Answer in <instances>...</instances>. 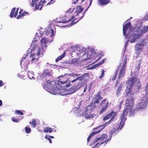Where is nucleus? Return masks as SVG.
<instances>
[{"label": "nucleus", "instance_id": "nucleus-1", "mask_svg": "<svg viewBox=\"0 0 148 148\" xmlns=\"http://www.w3.org/2000/svg\"><path fill=\"white\" fill-rule=\"evenodd\" d=\"M134 30L136 31L137 34H131L130 35L128 38L131 43L135 42L136 40L138 39L141 35L145 34L148 31V25L143 27L140 25L137 28H134Z\"/></svg>", "mask_w": 148, "mask_h": 148}, {"label": "nucleus", "instance_id": "nucleus-2", "mask_svg": "<svg viewBox=\"0 0 148 148\" xmlns=\"http://www.w3.org/2000/svg\"><path fill=\"white\" fill-rule=\"evenodd\" d=\"M126 110H123L122 113L121 114L120 118V121L119 124H116L113 126V128L112 129L110 132V134H111L110 140L111 139V137L112 135L114 136L116 135L118 132L124 126L125 122L126 121V118L125 117Z\"/></svg>", "mask_w": 148, "mask_h": 148}, {"label": "nucleus", "instance_id": "nucleus-3", "mask_svg": "<svg viewBox=\"0 0 148 148\" xmlns=\"http://www.w3.org/2000/svg\"><path fill=\"white\" fill-rule=\"evenodd\" d=\"M88 73H85L81 76H79V78L78 79V82H75L74 83H71V85H73L72 87L69 89V90L72 93L75 92L77 90L79 89L82 87L84 83L82 81L84 80V79L88 76Z\"/></svg>", "mask_w": 148, "mask_h": 148}, {"label": "nucleus", "instance_id": "nucleus-4", "mask_svg": "<svg viewBox=\"0 0 148 148\" xmlns=\"http://www.w3.org/2000/svg\"><path fill=\"white\" fill-rule=\"evenodd\" d=\"M58 84L61 85V86L69 87L71 85V83H73L78 80L79 77H77L75 79L71 81L69 78H67L65 75L60 76L58 77Z\"/></svg>", "mask_w": 148, "mask_h": 148}, {"label": "nucleus", "instance_id": "nucleus-5", "mask_svg": "<svg viewBox=\"0 0 148 148\" xmlns=\"http://www.w3.org/2000/svg\"><path fill=\"white\" fill-rule=\"evenodd\" d=\"M128 91H126L125 97H127L126 103L127 104V108L125 110H126L125 115H126L128 111V110H130V111H131L133 109V107L131 106H130V102L132 104L133 102L134 95L133 92L132 90V89L128 88Z\"/></svg>", "mask_w": 148, "mask_h": 148}, {"label": "nucleus", "instance_id": "nucleus-6", "mask_svg": "<svg viewBox=\"0 0 148 148\" xmlns=\"http://www.w3.org/2000/svg\"><path fill=\"white\" fill-rule=\"evenodd\" d=\"M107 138L108 136L106 134L102 135L100 137L96 138L94 140L93 143H96L99 141H100V142L97 143L95 145V146L97 147L98 145L99 146L102 144H104V145H106L109 140V138Z\"/></svg>", "mask_w": 148, "mask_h": 148}, {"label": "nucleus", "instance_id": "nucleus-7", "mask_svg": "<svg viewBox=\"0 0 148 148\" xmlns=\"http://www.w3.org/2000/svg\"><path fill=\"white\" fill-rule=\"evenodd\" d=\"M122 63H120V66L122 64V66L119 71L118 75V79L123 77L124 75L125 71V68L126 67V64L127 63V58L125 57V59L123 61H122Z\"/></svg>", "mask_w": 148, "mask_h": 148}, {"label": "nucleus", "instance_id": "nucleus-8", "mask_svg": "<svg viewBox=\"0 0 148 148\" xmlns=\"http://www.w3.org/2000/svg\"><path fill=\"white\" fill-rule=\"evenodd\" d=\"M49 80H47V81L48 82L47 84H46V87L47 89L49 90L52 92V93L54 95H55L57 93L56 92V86L55 85V82L53 81L49 82Z\"/></svg>", "mask_w": 148, "mask_h": 148}, {"label": "nucleus", "instance_id": "nucleus-9", "mask_svg": "<svg viewBox=\"0 0 148 148\" xmlns=\"http://www.w3.org/2000/svg\"><path fill=\"white\" fill-rule=\"evenodd\" d=\"M109 104V101L107 99H105L103 100L100 103V106L102 108L100 110V113L105 112L107 110Z\"/></svg>", "mask_w": 148, "mask_h": 148}, {"label": "nucleus", "instance_id": "nucleus-10", "mask_svg": "<svg viewBox=\"0 0 148 148\" xmlns=\"http://www.w3.org/2000/svg\"><path fill=\"white\" fill-rule=\"evenodd\" d=\"M88 8L84 12H82L84 10L83 8L81 6L79 5L77 8V10L75 12V16L76 17L77 16L79 17V19H81L84 16V14Z\"/></svg>", "mask_w": 148, "mask_h": 148}, {"label": "nucleus", "instance_id": "nucleus-11", "mask_svg": "<svg viewBox=\"0 0 148 148\" xmlns=\"http://www.w3.org/2000/svg\"><path fill=\"white\" fill-rule=\"evenodd\" d=\"M148 103V100L146 101L143 100L138 103L136 106V108L138 110H140L143 109L144 108H146Z\"/></svg>", "mask_w": 148, "mask_h": 148}, {"label": "nucleus", "instance_id": "nucleus-12", "mask_svg": "<svg viewBox=\"0 0 148 148\" xmlns=\"http://www.w3.org/2000/svg\"><path fill=\"white\" fill-rule=\"evenodd\" d=\"M136 78L135 77H130L127 80L128 86H129L128 88L132 89L136 81Z\"/></svg>", "mask_w": 148, "mask_h": 148}, {"label": "nucleus", "instance_id": "nucleus-13", "mask_svg": "<svg viewBox=\"0 0 148 148\" xmlns=\"http://www.w3.org/2000/svg\"><path fill=\"white\" fill-rule=\"evenodd\" d=\"M96 103L91 101L89 105L86 108V112L88 111L92 112L95 109L96 105Z\"/></svg>", "mask_w": 148, "mask_h": 148}, {"label": "nucleus", "instance_id": "nucleus-14", "mask_svg": "<svg viewBox=\"0 0 148 148\" xmlns=\"http://www.w3.org/2000/svg\"><path fill=\"white\" fill-rule=\"evenodd\" d=\"M144 46V44L141 42L138 44H136L135 46L136 53L137 55H139L141 51L142 47Z\"/></svg>", "mask_w": 148, "mask_h": 148}, {"label": "nucleus", "instance_id": "nucleus-15", "mask_svg": "<svg viewBox=\"0 0 148 148\" xmlns=\"http://www.w3.org/2000/svg\"><path fill=\"white\" fill-rule=\"evenodd\" d=\"M132 25L131 23L128 22L126 24H124L123 25V32L124 35L127 36L126 30L128 29H130L131 28Z\"/></svg>", "mask_w": 148, "mask_h": 148}, {"label": "nucleus", "instance_id": "nucleus-16", "mask_svg": "<svg viewBox=\"0 0 148 148\" xmlns=\"http://www.w3.org/2000/svg\"><path fill=\"white\" fill-rule=\"evenodd\" d=\"M101 92L100 91L99 92L97 95L95 96L92 101L96 104H98L100 102V99H103L102 97H101Z\"/></svg>", "mask_w": 148, "mask_h": 148}, {"label": "nucleus", "instance_id": "nucleus-17", "mask_svg": "<svg viewBox=\"0 0 148 148\" xmlns=\"http://www.w3.org/2000/svg\"><path fill=\"white\" fill-rule=\"evenodd\" d=\"M25 63L26 64L28 65L29 64V56L27 55H25L22 57V60L21 61L20 64H21L22 63L23 64H24V63Z\"/></svg>", "mask_w": 148, "mask_h": 148}, {"label": "nucleus", "instance_id": "nucleus-18", "mask_svg": "<svg viewBox=\"0 0 148 148\" xmlns=\"http://www.w3.org/2000/svg\"><path fill=\"white\" fill-rule=\"evenodd\" d=\"M46 34L47 36L52 37L54 34V31L51 28H49L46 30Z\"/></svg>", "mask_w": 148, "mask_h": 148}, {"label": "nucleus", "instance_id": "nucleus-19", "mask_svg": "<svg viewBox=\"0 0 148 148\" xmlns=\"http://www.w3.org/2000/svg\"><path fill=\"white\" fill-rule=\"evenodd\" d=\"M42 48L43 49L44 47L46 48V44L48 42L47 39L45 38H42L40 41Z\"/></svg>", "mask_w": 148, "mask_h": 148}, {"label": "nucleus", "instance_id": "nucleus-20", "mask_svg": "<svg viewBox=\"0 0 148 148\" xmlns=\"http://www.w3.org/2000/svg\"><path fill=\"white\" fill-rule=\"evenodd\" d=\"M110 2V0H98V3L99 5H106L109 3Z\"/></svg>", "mask_w": 148, "mask_h": 148}, {"label": "nucleus", "instance_id": "nucleus-21", "mask_svg": "<svg viewBox=\"0 0 148 148\" xmlns=\"http://www.w3.org/2000/svg\"><path fill=\"white\" fill-rule=\"evenodd\" d=\"M35 49L34 50H36L37 52L36 55L37 56H39L40 55V54H43V52L42 50H41L40 48L36 46V47H34V49Z\"/></svg>", "mask_w": 148, "mask_h": 148}, {"label": "nucleus", "instance_id": "nucleus-22", "mask_svg": "<svg viewBox=\"0 0 148 148\" xmlns=\"http://www.w3.org/2000/svg\"><path fill=\"white\" fill-rule=\"evenodd\" d=\"M122 85L120 84L119 85L116 91V95L117 96H119L121 93L122 88Z\"/></svg>", "mask_w": 148, "mask_h": 148}, {"label": "nucleus", "instance_id": "nucleus-23", "mask_svg": "<svg viewBox=\"0 0 148 148\" xmlns=\"http://www.w3.org/2000/svg\"><path fill=\"white\" fill-rule=\"evenodd\" d=\"M90 112V111H88L87 112H86H86H85V116L84 117L85 118L88 119L92 118L94 117L95 115L94 114H91L90 113L88 114V113H89Z\"/></svg>", "mask_w": 148, "mask_h": 148}, {"label": "nucleus", "instance_id": "nucleus-24", "mask_svg": "<svg viewBox=\"0 0 148 148\" xmlns=\"http://www.w3.org/2000/svg\"><path fill=\"white\" fill-rule=\"evenodd\" d=\"M29 61H30L34 62H36L38 59L37 58H36L35 54L33 53L29 56Z\"/></svg>", "mask_w": 148, "mask_h": 148}, {"label": "nucleus", "instance_id": "nucleus-25", "mask_svg": "<svg viewBox=\"0 0 148 148\" xmlns=\"http://www.w3.org/2000/svg\"><path fill=\"white\" fill-rule=\"evenodd\" d=\"M114 113V112L113 110L109 112V113L107 114L105 116V117L103 118V120H106L109 118H110L112 115Z\"/></svg>", "mask_w": 148, "mask_h": 148}, {"label": "nucleus", "instance_id": "nucleus-26", "mask_svg": "<svg viewBox=\"0 0 148 148\" xmlns=\"http://www.w3.org/2000/svg\"><path fill=\"white\" fill-rule=\"evenodd\" d=\"M71 63L76 66H78L79 63L78 59L77 58H74L71 61Z\"/></svg>", "mask_w": 148, "mask_h": 148}, {"label": "nucleus", "instance_id": "nucleus-27", "mask_svg": "<svg viewBox=\"0 0 148 148\" xmlns=\"http://www.w3.org/2000/svg\"><path fill=\"white\" fill-rule=\"evenodd\" d=\"M80 19H79V17H78L75 18L74 19V20L72 21V23H71L69 24V27L72 26V25L77 23Z\"/></svg>", "mask_w": 148, "mask_h": 148}, {"label": "nucleus", "instance_id": "nucleus-28", "mask_svg": "<svg viewBox=\"0 0 148 148\" xmlns=\"http://www.w3.org/2000/svg\"><path fill=\"white\" fill-rule=\"evenodd\" d=\"M42 75L44 77H51V75H50V73L49 72L48 70L47 69L44 70L42 73Z\"/></svg>", "mask_w": 148, "mask_h": 148}, {"label": "nucleus", "instance_id": "nucleus-29", "mask_svg": "<svg viewBox=\"0 0 148 148\" xmlns=\"http://www.w3.org/2000/svg\"><path fill=\"white\" fill-rule=\"evenodd\" d=\"M66 54V53L64 51L63 53L60 56L58 57L56 60V62H57L61 60L63 57H64Z\"/></svg>", "mask_w": 148, "mask_h": 148}, {"label": "nucleus", "instance_id": "nucleus-30", "mask_svg": "<svg viewBox=\"0 0 148 148\" xmlns=\"http://www.w3.org/2000/svg\"><path fill=\"white\" fill-rule=\"evenodd\" d=\"M29 124H31L33 126V127H35L37 125L36 123V121L34 119H33L32 120V121H30L29 122Z\"/></svg>", "mask_w": 148, "mask_h": 148}, {"label": "nucleus", "instance_id": "nucleus-31", "mask_svg": "<svg viewBox=\"0 0 148 148\" xmlns=\"http://www.w3.org/2000/svg\"><path fill=\"white\" fill-rule=\"evenodd\" d=\"M52 130L51 127H46L44 129L43 131L45 132H49L51 133L52 132Z\"/></svg>", "mask_w": 148, "mask_h": 148}, {"label": "nucleus", "instance_id": "nucleus-32", "mask_svg": "<svg viewBox=\"0 0 148 148\" xmlns=\"http://www.w3.org/2000/svg\"><path fill=\"white\" fill-rule=\"evenodd\" d=\"M119 68H118L116 69L114 74V75L113 76V77L112 78V80L113 81H114L116 79V76L117 75L118 71L119 70Z\"/></svg>", "mask_w": 148, "mask_h": 148}, {"label": "nucleus", "instance_id": "nucleus-33", "mask_svg": "<svg viewBox=\"0 0 148 148\" xmlns=\"http://www.w3.org/2000/svg\"><path fill=\"white\" fill-rule=\"evenodd\" d=\"M75 16H73L71 17V18L69 19L67 21H57L56 22L58 23H69V22H71L72 19H73Z\"/></svg>", "mask_w": 148, "mask_h": 148}, {"label": "nucleus", "instance_id": "nucleus-34", "mask_svg": "<svg viewBox=\"0 0 148 148\" xmlns=\"http://www.w3.org/2000/svg\"><path fill=\"white\" fill-rule=\"evenodd\" d=\"M22 119V118H16L15 117H12V121L14 122H19Z\"/></svg>", "mask_w": 148, "mask_h": 148}, {"label": "nucleus", "instance_id": "nucleus-35", "mask_svg": "<svg viewBox=\"0 0 148 148\" xmlns=\"http://www.w3.org/2000/svg\"><path fill=\"white\" fill-rule=\"evenodd\" d=\"M27 75L30 79H35L34 77V74H33L32 73L30 72H28L27 74Z\"/></svg>", "mask_w": 148, "mask_h": 148}, {"label": "nucleus", "instance_id": "nucleus-36", "mask_svg": "<svg viewBox=\"0 0 148 148\" xmlns=\"http://www.w3.org/2000/svg\"><path fill=\"white\" fill-rule=\"evenodd\" d=\"M16 10V8H14L12 9L11 12L10 13V16L11 18H12L13 17L14 13L15 11Z\"/></svg>", "mask_w": 148, "mask_h": 148}, {"label": "nucleus", "instance_id": "nucleus-37", "mask_svg": "<svg viewBox=\"0 0 148 148\" xmlns=\"http://www.w3.org/2000/svg\"><path fill=\"white\" fill-rule=\"evenodd\" d=\"M29 126V125H27L25 128V132L27 133H29L31 131V129Z\"/></svg>", "mask_w": 148, "mask_h": 148}, {"label": "nucleus", "instance_id": "nucleus-38", "mask_svg": "<svg viewBox=\"0 0 148 148\" xmlns=\"http://www.w3.org/2000/svg\"><path fill=\"white\" fill-rule=\"evenodd\" d=\"M42 7L43 6L41 4L39 3L38 5H36L35 6V8L36 9H39L40 10Z\"/></svg>", "mask_w": 148, "mask_h": 148}, {"label": "nucleus", "instance_id": "nucleus-39", "mask_svg": "<svg viewBox=\"0 0 148 148\" xmlns=\"http://www.w3.org/2000/svg\"><path fill=\"white\" fill-rule=\"evenodd\" d=\"M107 126V124H106V123H104V124H103L102 125H99V127H98V128L101 127V128L100 129V130H102L103 129Z\"/></svg>", "mask_w": 148, "mask_h": 148}, {"label": "nucleus", "instance_id": "nucleus-40", "mask_svg": "<svg viewBox=\"0 0 148 148\" xmlns=\"http://www.w3.org/2000/svg\"><path fill=\"white\" fill-rule=\"evenodd\" d=\"M101 64L100 63H99L98 64H95L93 66H92L91 67L92 69H94L95 68L99 66L100 65H101Z\"/></svg>", "mask_w": 148, "mask_h": 148}, {"label": "nucleus", "instance_id": "nucleus-41", "mask_svg": "<svg viewBox=\"0 0 148 148\" xmlns=\"http://www.w3.org/2000/svg\"><path fill=\"white\" fill-rule=\"evenodd\" d=\"M38 0H32V6H34V5L38 1Z\"/></svg>", "mask_w": 148, "mask_h": 148}, {"label": "nucleus", "instance_id": "nucleus-42", "mask_svg": "<svg viewBox=\"0 0 148 148\" xmlns=\"http://www.w3.org/2000/svg\"><path fill=\"white\" fill-rule=\"evenodd\" d=\"M15 112L17 114H20L21 115H23V113L21 111L16 110L15 111Z\"/></svg>", "mask_w": 148, "mask_h": 148}, {"label": "nucleus", "instance_id": "nucleus-43", "mask_svg": "<svg viewBox=\"0 0 148 148\" xmlns=\"http://www.w3.org/2000/svg\"><path fill=\"white\" fill-rule=\"evenodd\" d=\"M25 13H22L21 14L18 15L16 17V18L17 19L20 18H21L22 16H24Z\"/></svg>", "mask_w": 148, "mask_h": 148}, {"label": "nucleus", "instance_id": "nucleus-44", "mask_svg": "<svg viewBox=\"0 0 148 148\" xmlns=\"http://www.w3.org/2000/svg\"><path fill=\"white\" fill-rule=\"evenodd\" d=\"M99 127V126L95 128V130H98L96 131V133H98L101 130H100V129L101 128V127H100L98 128V127Z\"/></svg>", "mask_w": 148, "mask_h": 148}, {"label": "nucleus", "instance_id": "nucleus-45", "mask_svg": "<svg viewBox=\"0 0 148 148\" xmlns=\"http://www.w3.org/2000/svg\"><path fill=\"white\" fill-rule=\"evenodd\" d=\"M102 72L101 73V76L99 77L100 78H103L104 76V70L102 69Z\"/></svg>", "mask_w": 148, "mask_h": 148}, {"label": "nucleus", "instance_id": "nucleus-46", "mask_svg": "<svg viewBox=\"0 0 148 148\" xmlns=\"http://www.w3.org/2000/svg\"><path fill=\"white\" fill-rule=\"evenodd\" d=\"M112 118H111L110 120L108 122H106V124H107V125H108L112 121Z\"/></svg>", "mask_w": 148, "mask_h": 148}, {"label": "nucleus", "instance_id": "nucleus-47", "mask_svg": "<svg viewBox=\"0 0 148 148\" xmlns=\"http://www.w3.org/2000/svg\"><path fill=\"white\" fill-rule=\"evenodd\" d=\"M45 138L47 139L49 141L50 143H52L51 139L50 138H49L47 136V135L45 136Z\"/></svg>", "mask_w": 148, "mask_h": 148}, {"label": "nucleus", "instance_id": "nucleus-48", "mask_svg": "<svg viewBox=\"0 0 148 148\" xmlns=\"http://www.w3.org/2000/svg\"><path fill=\"white\" fill-rule=\"evenodd\" d=\"M96 131L94 132L91 133L89 136L91 138L92 136H93L95 134H96L97 133H96Z\"/></svg>", "mask_w": 148, "mask_h": 148}, {"label": "nucleus", "instance_id": "nucleus-49", "mask_svg": "<svg viewBox=\"0 0 148 148\" xmlns=\"http://www.w3.org/2000/svg\"><path fill=\"white\" fill-rule=\"evenodd\" d=\"M74 10V8H70L68 10H67L68 12H71Z\"/></svg>", "mask_w": 148, "mask_h": 148}, {"label": "nucleus", "instance_id": "nucleus-50", "mask_svg": "<svg viewBox=\"0 0 148 148\" xmlns=\"http://www.w3.org/2000/svg\"><path fill=\"white\" fill-rule=\"evenodd\" d=\"M144 19L146 21H147L148 20V14L145 15L144 17Z\"/></svg>", "mask_w": 148, "mask_h": 148}, {"label": "nucleus", "instance_id": "nucleus-51", "mask_svg": "<svg viewBox=\"0 0 148 148\" xmlns=\"http://www.w3.org/2000/svg\"><path fill=\"white\" fill-rule=\"evenodd\" d=\"M54 1H53V0H51L50 2H49L47 4V5H50L51 3L53 4L54 3Z\"/></svg>", "mask_w": 148, "mask_h": 148}, {"label": "nucleus", "instance_id": "nucleus-52", "mask_svg": "<svg viewBox=\"0 0 148 148\" xmlns=\"http://www.w3.org/2000/svg\"><path fill=\"white\" fill-rule=\"evenodd\" d=\"M114 113V114L113 115V116H112V117L111 118H112V121H113V119L114 118V117H115L117 115V112H115Z\"/></svg>", "mask_w": 148, "mask_h": 148}, {"label": "nucleus", "instance_id": "nucleus-53", "mask_svg": "<svg viewBox=\"0 0 148 148\" xmlns=\"http://www.w3.org/2000/svg\"><path fill=\"white\" fill-rule=\"evenodd\" d=\"M37 42V40H35L34 41V40H33L32 43V44H33V45L34 46H35V45H34L35 42L36 43Z\"/></svg>", "mask_w": 148, "mask_h": 148}, {"label": "nucleus", "instance_id": "nucleus-54", "mask_svg": "<svg viewBox=\"0 0 148 148\" xmlns=\"http://www.w3.org/2000/svg\"><path fill=\"white\" fill-rule=\"evenodd\" d=\"M105 59H103L102 60V61H101V62H100V63L101 64V65L102 64H103L104 63V62H105Z\"/></svg>", "mask_w": 148, "mask_h": 148}, {"label": "nucleus", "instance_id": "nucleus-55", "mask_svg": "<svg viewBox=\"0 0 148 148\" xmlns=\"http://www.w3.org/2000/svg\"><path fill=\"white\" fill-rule=\"evenodd\" d=\"M3 85V82L1 80H0V87L2 86Z\"/></svg>", "mask_w": 148, "mask_h": 148}, {"label": "nucleus", "instance_id": "nucleus-56", "mask_svg": "<svg viewBox=\"0 0 148 148\" xmlns=\"http://www.w3.org/2000/svg\"><path fill=\"white\" fill-rule=\"evenodd\" d=\"M18 12L16 11V12H15L14 15V17H16L17 15L18 14Z\"/></svg>", "mask_w": 148, "mask_h": 148}, {"label": "nucleus", "instance_id": "nucleus-57", "mask_svg": "<svg viewBox=\"0 0 148 148\" xmlns=\"http://www.w3.org/2000/svg\"><path fill=\"white\" fill-rule=\"evenodd\" d=\"M87 86L86 85L85 87L84 88V90H83L84 92H85L87 90Z\"/></svg>", "mask_w": 148, "mask_h": 148}, {"label": "nucleus", "instance_id": "nucleus-58", "mask_svg": "<svg viewBox=\"0 0 148 148\" xmlns=\"http://www.w3.org/2000/svg\"><path fill=\"white\" fill-rule=\"evenodd\" d=\"M90 138H91V137L89 136L88 137V138H87V141L88 142L90 140Z\"/></svg>", "mask_w": 148, "mask_h": 148}, {"label": "nucleus", "instance_id": "nucleus-59", "mask_svg": "<svg viewBox=\"0 0 148 148\" xmlns=\"http://www.w3.org/2000/svg\"><path fill=\"white\" fill-rule=\"evenodd\" d=\"M127 45V42H126L125 44L124 45V47L125 48V50L126 49Z\"/></svg>", "mask_w": 148, "mask_h": 148}, {"label": "nucleus", "instance_id": "nucleus-60", "mask_svg": "<svg viewBox=\"0 0 148 148\" xmlns=\"http://www.w3.org/2000/svg\"><path fill=\"white\" fill-rule=\"evenodd\" d=\"M74 74V75H75L76 77L78 76L79 75H80V74Z\"/></svg>", "mask_w": 148, "mask_h": 148}, {"label": "nucleus", "instance_id": "nucleus-61", "mask_svg": "<svg viewBox=\"0 0 148 148\" xmlns=\"http://www.w3.org/2000/svg\"><path fill=\"white\" fill-rule=\"evenodd\" d=\"M2 105V102L1 100H0V106Z\"/></svg>", "mask_w": 148, "mask_h": 148}, {"label": "nucleus", "instance_id": "nucleus-62", "mask_svg": "<svg viewBox=\"0 0 148 148\" xmlns=\"http://www.w3.org/2000/svg\"><path fill=\"white\" fill-rule=\"evenodd\" d=\"M92 0H90V4H89V6L88 7V8H89V7L91 5V4L92 3Z\"/></svg>", "mask_w": 148, "mask_h": 148}, {"label": "nucleus", "instance_id": "nucleus-63", "mask_svg": "<svg viewBox=\"0 0 148 148\" xmlns=\"http://www.w3.org/2000/svg\"><path fill=\"white\" fill-rule=\"evenodd\" d=\"M23 9L21 10L19 12V14H21V13L22 12H23Z\"/></svg>", "mask_w": 148, "mask_h": 148}, {"label": "nucleus", "instance_id": "nucleus-64", "mask_svg": "<svg viewBox=\"0 0 148 148\" xmlns=\"http://www.w3.org/2000/svg\"><path fill=\"white\" fill-rule=\"evenodd\" d=\"M25 13H24V16H25V14H28V12H24L23 13H25Z\"/></svg>", "mask_w": 148, "mask_h": 148}]
</instances>
